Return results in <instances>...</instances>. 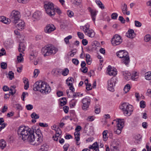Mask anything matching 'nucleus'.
Returning <instances> with one entry per match:
<instances>
[{"label": "nucleus", "mask_w": 151, "mask_h": 151, "mask_svg": "<svg viewBox=\"0 0 151 151\" xmlns=\"http://www.w3.org/2000/svg\"><path fill=\"white\" fill-rule=\"evenodd\" d=\"M33 130L28 127H20L17 133L19 138L24 141H28L31 144L35 146L40 145L42 141L43 136L40 130L36 131V138L34 134Z\"/></svg>", "instance_id": "f257e3e1"}, {"label": "nucleus", "mask_w": 151, "mask_h": 151, "mask_svg": "<svg viewBox=\"0 0 151 151\" xmlns=\"http://www.w3.org/2000/svg\"><path fill=\"white\" fill-rule=\"evenodd\" d=\"M33 89L35 91H39L43 94L49 93L51 91V88L47 83L42 81H37L33 86Z\"/></svg>", "instance_id": "f03ea898"}, {"label": "nucleus", "mask_w": 151, "mask_h": 151, "mask_svg": "<svg viewBox=\"0 0 151 151\" xmlns=\"http://www.w3.org/2000/svg\"><path fill=\"white\" fill-rule=\"evenodd\" d=\"M58 49L51 44H48L43 47L41 52L44 56L54 55L58 51Z\"/></svg>", "instance_id": "7ed1b4c3"}, {"label": "nucleus", "mask_w": 151, "mask_h": 151, "mask_svg": "<svg viewBox=\"0 0 151 151\" xmlns=\"http://www.w3.org/2000/svg\"><path fill=\"white\" fill-rule=\"evenodd\" d=\"M116 55L119 58L122 59V63L127 66L129 65L130 62V59L128 53L126 50H120L116 53Z\"/></svg>", "instance_id": "20e7f679"}, {"label": "nucleus", "mask_w": 151, "mask_h": 151, "mask_svg": "<svg viewBox=\"0 0 151 151\" xmlns=\"http://www.w3.org/2000/svg\"><path fill=\"white\" fill-rule=\"evenodd\" d=\"M55 6L52 2H48L44 5L46 13L50 17H54L55 15Z\"/></svg>", "instance_id": "39448f33"}, {"label": "nucleus", "mask_w": 151, "mask_h": 151, "mask_svg": "<svg viewBox=\"0 0 151 151\" xmlns=\"http://www.w3.org/2000/svg\"><path fill=\"white\" fill-rule=\"evenodd\" d=\"M20 12L18 11L14 10L11 13L9 17L13 23L16 24L20 19Z\"/></svg>", "instance_id": "423d86ee"}, {"label": "nucleus", "mask_w": 151, "mask_h": 151, "mask_svg": "<svg viewBox=\"0 0 151 151\" xmlns=\"http://www.w3.org/2000/svg\"><path fill=\"white\" fill-rule=\"evenodd\" d=\"M120 108L124 112V114L125 116L129 115V112L130 114V113L133 111V106L126 103H123L121 106Z\"/></svg>", "instance_id": "0eeeda50"}, {"label": "nucleus", "mask_w": 151, "mask_h": 151, "mask_svg": "<svg viewBox=\"0 0 151 151\" xmlns=\"http://www.w3.org/2000/svg\"><path fill=\"white\" fill-rule=\"evenodd\" d=\"M117 123V129H114V132L115 133L119 134H120L122 132L124 125V122L123 119H117V120H114Z\"/></svg>", "instance_id": "6e6552de"}, {"label": "nucleus", "mask_w": 151, "mask_h": 151, "mask_svg": "<svg viewBox=\"0 0 151 151\" xmlns=\"http://www.w3.org/2000/svg\"><path fill=\"white\" fill-rule=\"evenodd\" d=\"M111 41L112 45L116 46L120 45L122 42V40L120 36L116 34L113 37Z\"/></svg>", "instance_id": "1a4fd4ad"}, {"label": "nucleus", "mask_w": 151, "mask_h": 151, "mask_svg": "<svg viewBox=\"0 0 151 151\" xmlns=\"http://www.w3.org/2000/svg\"><path fill=\"white\" fill-rule=\"evenodd\" d=\"M116 83L115 78H112L108 81V89L110 91L114 92V87Z\"/></svg>", "instance_id": "9d476101"}, {"label": "nucleus", "mask_w": 151, "mask_h": 151, "mask_svg": "<svg viewBox=\"0 0 151 151\" xmlns=\"http://www.w3.org/2000/svg\"><path fill=\"white\" fill-rule=\"evenodd\" d=\"M55 29L56 28L53 25L49 24L45 28L44 30L46 33H50L54 31Z\"/></svg>", "instance_id": "9b49d317"}, {"label": "nucleus", "mask_w": 151, "mask_h": 151, "mask_svg": "<svg viewBox=\"0 0 151 151\" xmlns=\"http://www.w3.org/2000/svg\"><path fill=\"white\" fill-rule=\"evenodd\" d=\"M88 9L91 14L92 19L93 21L95 22L97 11L95 9H92L90 7H88Z\"/></svg>", "instance_id": "f8f14e48"}, {"label": "nucleus", "mask_w": 151, "mask_h": 151, "mask_svg": "<svg viewBox=\"0 0 151 151\" xmlns=\"http://www.w3.org/2000/svg\"><path fill=\"white\" fill-rule=\"evenodd\" d=\"M107 70L108 72V74L110 76H115L117 74L116 69L112 68L110 65L108 66Z\"/></svg>", "instance_id": "ddd939ff"}, {"label": "nucleus", "mask_w": 151, "mask_h": 151, "mask_svg": "<svg viewBox=\"0 0 151 151\" xmlns=\"http://www.w3.org/2000/svg\"><path fill=\"white\" fill-rule=\"evenodd\" d=\"M135 35L134 31L132 29H129L126 34V36L131 39L134 38Z\"/></svg>", "instance_id": "4468645a"}, {"label": "nucleus", "mask_w": 151, "mask_h": 151, "mask_svg": "<svg viewBox=\"0 0 151 151\" xmlns=\"http://www.w3.org/2000/svg\"><path fill=\"white\" fill-rule=\"evenodd\" d=\"M41 13L39 11H36L33 14L32 18V19H34V21H35L36 20H39L41 17Z\"/></svg>", "instance_id": "2eb2a0df"}, {"label": "nucleus", "mask_w": 151, "mask_h": 151, "mask_svg": "<svg viewBox=\"0 0 151 151\" xmlns=\"http://www.w3.org/2000/svg\"><path fill=\"white\" fill-rule=\"evenodd\" d=\"M85 34L89 37H93L95 35V33L94 31L91 29H89L84 32Z\"/></svg>", "instance_id": "dca6fc26"}, {"label": "nucleus", "mask_w": 151, "mask_h": 151, "mask_svg": "<svg viewBox=\"0 0 151 151\" xmlns=\"http://www.w3.org/2000/svg\"><path fill=\"white\" fill-rule=\"evenodd\" d=\"M119 145V144L118 143H117L116 144V142L114 141L110 149L111 151H119L118 147Z\"/></svg>", "instance_id": "f3484780"}, {"label": "nucleus", "mask_w": 151, "mask_h": 151, "mask_svg": "<svg viewBox=\"0 0 151 151\" xmlns=\"http://www.w3.org/2000/svg\"><path fill=\"white\" fill-rule=\"evenodd\" d=\"M19 22V23L17 24V27L19 30H22L24 29L25 26L24 22L22 20H20L18 21Z\"/></svg>", "instance_id": "a211bd4d"}, {"label": "nucleus", "mask_w": 151, "mask_h": 151, "mask_svg": "<svg viewBox=\"0 0 151 151\" xmlns=\"http://www.w3.org/2000/svg\"><path fill=\"white\" fill-rule=\"evenodd\" d=\"M25 47L24 44L22 42H20L18 48L19 51L20 52L23 53V52L25 51Z\"/></svg>", "instance_id": "6ab92c4d"}, {"label": "nucleus", "mask_w": 151, "mask_h": 151, "mask_svg": "<svg viewBox=\"0 0 151 151\" xmlns=\"http://www.w3.org/2000/svg\"><path fill=\"white\" fill-rule=\"evenodd\" d=\"M89 148L90 149L93 150H95V151H99V145L96 142H94L92 145H90Z\"/></svg>", "instance_id": "aec40b11"}, {"label": "nucleus", "mask_w": 151, "mask_h": 151, "mask_svg": "<svg viewBox=\"0 0 151 151\" xmlns=\"http://www.w3.org/2000/svg\"><path fill=\"white\" fill-rule=\"evenodd\" d=\"M81 102L82 104H90L91 102V99L88 97H86L82 99Z\"/></svg>", "instance_id": "412c9836"}, {"label": "nucleus", "mask_w": 151, "mask_h": 151, "mask_svg": "<svg viewBox=\"0 0 151 151\" xmlns=\"http://www.w3.org/2000/svg\"><path fill=\"white\" fill-rule=\"evenodd\" d=\"M132 75L131 76V78L133 80L136 81L138 77L139 73L137 72H133L132 73Z\"/></svg>", "instance_id": "4be33fe9"}, {"label": "nucleus", "mask_w": 151, "mask_h": 151, "mask_svg": "<svg viewBox=\"0 0 151 151\" xmlns=\"http://www.w3.org/2000/svg\"><path fill=\"white\" fill-rule=\"evenodd\" d=\"M6 145V143L5 141L3 139L0 140V149L3 150Z\"/></svg>", "instance_id": "5701e85b"}, {"label": "nucleus", "mask_w": 151, "mask_h": 151, "mask_svg": "<svg viewBox=\"0 0 151 151\" xmlns=\"http://www.w3.org/2000/svg\"><path fill=\"white\" fill-rule=\"evenodd\" d=\"M84 83L86 85V89L88 91L91 90L92 89V88L91 87V85L90 83H88V79H86L84 81Z\"/></svg>", "instance_id": "b1692460"}, {"label": "nucleus", "mask_w": 151, "mask_h": 151, "mask_svg": "<svg viewBox=\"0 0 151 151\" xmlns=\"http://www.w3.org/2000/svg\"><path fill=\"white\" fill-rule=\"evenodd\" d=\"M49 146L46 144L42 145L40 148L39 149V151H47V150Z\"/></svg>", "instance_id": "393cba45"}, {"label": "nucleus", "mask_w": 151, "mask_h": 151, "mask_svg": "<svg viewBox=\"0 0 151 151\" xmlns=\"http://www.w3.org/2000/svg\"><path fill=\"white\" fill-rule=\"evenodd\" d=\"M24 83V88L26 90L28 89L29 87V82L28 79L25 78L23 79Z\"/></svg>", "instance_id": "a878e982"}, {"label": "nucleus", "mask_w": 151, "mask_h": 151, "mask_svg": "<svg viewBox=\"0 0 151 151\" xmlns=\"http://www.w3.org/2000/svg\"><path fill=\"white\" fill-rule=\"evenodd\" d=\"M86 63L88 65H91V58L90 55L88 54H86Z\"/></svg>", "instance_id": "bb28decb"}, {"label": "nucleus", "mask_w": 151, "mask_h": 151, "mask_svg": "<svg viewBox=\"0 0 151 151\" xmlns=\"http://www.w3.org/2000/svg\"><path fill=\"white\" fill-rule=\"evenodd\" d=\"M108 131L107 130H105L103 132L102 134L103 136V140L104 141L107 140L108 137L107 135V133Z\"/></svg>", "instance_id": "cd10ccee"}, {"label": "nucleus", "mask_w": 151, "mask_h": 151, "mask_svg": "<svg viewBox=\"0 0 151 151\" xmlns=\"http://www.w3.org/2000/svg\"><path fill=\"white\" fill-rule=\"evenodd\" d=\"M122 12L124 14H125V13L126 11H127V4H124L121 7Z\"/></svg>", "instance_id": "c85d7f7f"}, {"label": "nucleus", "mask_w": 151, "mask_h": 151, "mask_svg": "<svg viewBox=\"0 0 151 151\" xmlns=\"http://www.w3.org/2000/svg\"><path fill=\"white\" fill-rule=\"evenodd\" d=\"M80 29H82L83 30V32H84L85 31H86V30L89 29V24H85L84 26H80Z\"/></svg>", "instance_id": "c756f323"}, {"label": "nucleus", "mask_w": 151, "mask_h": 151, "mask_svg": "<svg viewBox=\"0 0 151 151\" xmlns=\"http://www.w3.org/2000/svg\"><path fill=\"white\" fill-rule=\"evenodd\" d=\"M67 100L65 97H63L61 98L60 101V105L63 106L66 104Z\"/></svg>", "instance_id": "7c9ffc66"}, {"label": "nucleus", "mask_w": 151, "mask_h": 151, "mask_svg": "<svg viewBox=\"0 0 151 151\" xmlns=\"http://www.w3.org/2000/svg\"><path fill=\"white\" fill-rule=\"evenodd\" d=\"M77 102V100L74 99H73L70 102V107H73L76 105Z\"/></svg>", "instance_id": "2f4dec72"}, {"label": "nucleus", "mask_w": 151, "mask_h": 151, "mask_svg": "<svg viewBox=\"0 0 151 151\" xmlns=\"http://www.w3.org/2000/svg\"><path fill=\"white\" fill-rule=\"evenodd\" d=\"M10 91L9 92V93L6 94L5 96H5V97H7V98H9V96H10V94H11L12 95H14V94L15 93V91H14L11 88L9 90Z\"/></svg>", "instance_id": "473e14b6"}, {"label": "nucleus", "mask_w": 151, "mask_h": 151, "mask_svg": "<svg viewBox=\"0 0 151 151\" xmlns=\"http://www.w3.org/2000/svg\"><path fill=\"white\" fill-rule=\"evenodd\" d=\"M131 88L130 85L129 84L126 85L124 88V90L125 93L128 92Z\"/></svg>", "instance_id": "72a5a7b5"}, {"label": "nucleus", "mask_w": 151, "mask_h": 151, "mask_svg": "<svg viewBox=\"0 0 151 151\" xmlns=\"http://www.w3.org/2000/svg\"><path fill=\"white\" fill-rule=\"evenodd\" d=\"M145 77L146 80H150L151 79V72H147L145 73Z\"/></svg>", "instance_id": "f704fd0d"}, {"label": "nucleus", "mask_w": 151, "mask_h": 151, "mask_svg": "<svg viewBox=\"0 0 151 151\" xmlns=\"http://www.w3.org/2000/svg\"><path fill=\"white\" fill-rule=\"evenodd\" d=\"M82 104L83 105L82 106V109L85 111L87 110L89 107L90 104Z\"/></svg>", "instance_id": "c9c22d12"}, {"label": "nucleus", "mask_w": 151, "mask_h": 151, "mask_svg": "<svg viewBox=\"0 0 151 151\" xmlns=\"http://www.w3.org/2000/svg\"><path fill=\"white\" fill-rule=\"evenodd\" d=\"M72 38V36L71 35H69L67 37H66L64 39V41L66 44H68L69 43V40Z\"/></svg>", "instance_id": "e433bc0d"}, {"label": "nucleus", "mask_w": 151, "mask_h": 151, "mask_svg": "<svg viewBox=\"0 0 151 151\" xmlns=\"http://www.w3.org/2000/svg\"><path fill=\"white\" fill-rule=\"evenodd\" d=\"M31 116L32 119H38L39 118V115L37 114L35 112L32 113Z\"/></svg>", "instance_id": "4c0bfd02"}, {"label": "nucleus", "mask_w": 151, "mask_h": 151, "mask_svg": "<svg viewBox=\"0 0 151 151\" xmlns=\"http://www.w3.org/2000/svg\"><path fill=\"white\" fill-rule=\"evenodd\" d=\"M4 119L3 118H0V125H1V127H4V128L6 125V124L4 123Z\"/></svg>", "instance_id": "58836bf2"}, {"label": "nucleus", "mask_w": 151, "mask_h": 151, "mask_svg": "<svg viewBox=\"0 0 151 151\" xmlns=\"http://www.w3.org/2000/svg\"><path fill=\"white\" fill-rule=\"evenodd\" d=\"M69 72V70L67 68H65L64 70L62 71V75L64 76H65L67 75Z\"/></svg>", "instance_id": "ea45409f"}, {"label": "nucleus", "mask_w": 151, "mask_h": 151, "mask_svg": "<svg viewBox=\"0 0 151 151\" xmlns=\"http://www.w3.org/2000/svg\"><path fill=\"white\" fill-rule=\"evenodd\" d=\"M151 38V36L150 35L148 34L146 35L144 37V40L146 42H149Z\"/></svg>", "instance_id": "a19ab883"}, {"label": "nucleus", "mask_w": 151, "mask_h": 151, "mask_svg": "<svg viewBox=\"0 0 151 151\" xmlns=\"http://www.w3.org/2000/svg\"><path fill=\"white\" fill-rule=\"evenodd\" d=\"M8 76L10 80H12L13 78H14V73L12 71H10L9 72Z\"/></svg>", "instance_id": "79ce46f5"}, {"label": "nucleus", "mask_w": 151, "mask_h": 151, "mask_svg": "<svg viewBox=\"0 0 151 151\" xmlns=\"http://www.w3.org/2000/svg\"><path fill=\"white\" fill-rule=\"evenodd\" d=\"M77 34L78 37L80 39H82L84 38V35L83 33L80 32H78Z\"/></svg>", "instance_id": "37998d69"}, {"label": "nucleus", "mask_w": 151, "mask_h": 151, "mask_svg": "<svg viewBox=\"0 0 151 151\" xmlns=\"http://www.w3.org/2000/svg\"><path fill=\"white\" fill-rule=\"evenodd\" d=\"M7 64L4 62H2L1 63V68L4 69H6L7 68Z\"/></svg>", "instance_id": "c03bdc74"}, {"label": "nucleus", "mask_w": 151, "mask_h": 151, "mask_svg": "<svg viewBox=\"0 0 151 151\" xmlns=\"http://www.w3.org/2000/svg\"><path fill=\"white\" fill-rule=\"evenodd\" d=\"M140 106L141 108H144L145 106V102L143 101H141L139 103Z\"/></svg>", "instance_id": "a18cd8bd"}, {"label": "nucleus", "mask_w": 151, "mask_h": 151, "mask_svg": "<svg viewBox=\"0 0 151 151\" xmlns=\"http://www.w3.org/2000/svg\"><path fill=\"white\" fill-rule=\"evenodd\" d=\"M67 14L69 17H71L73 16L74 13L73 12L71 11L68 10L67 12Z\"/></svg>", "instance_id": "49530a36"}, {"label": "nucleus", "mask_w": 151, "mask_h": 151, "mask_svg": "<svg viewBox=\"0 0 151 151\" xmlns=\"http://www.w3.org/2000/svg\"><path fill=\"white\" fill-rule=\"evenodd\" d=\"M135 25L137 27H140L142 25V24L138 21L135 20L134 21Z\"/></svg>", "instance_id": "de8ad7c7"}, {"label": "nucleus", "mask_w": 151, "mask_h": 151, "mask_svg": "<svg viewBox=\"0 0 151 151\" xmlns=\"http://www.w3.org/2000/svg\"><path fill=\"white\" fill-rule=\"evenodd\" d=\"M119 20L123 24L125 23V20L122 16H120L119 17Z\"/></svg>", "instance_id": "09e8293b"}, {"label": "nucleus", "mask_w": 151, "mask_h": 151, "mask_svg": "<svg viewBox=\"0 0 151 151\" xmlns=\"http://www.w3.org/2000/svg\"><path fill=\"white\" fill-rule=\"evenodd\" d=\"M118 16V14L116 13H113L111 15V18L112 19H116Z\"/></svg>", "instance_id": "8fccbe9b"}, {"label": "nucleus", "mask_w": 151, "mask_h": 151, "mask_svg": "<svg viewBox=\"0 0 151 151\" xmlns=\"http://www.w3.org/2000/svg\"><path fill=\"white\" fill-rule=\"evenodd\" d=\"M55 11L58 14H60L61 13V12L60 9L56 6H55Z\"/></svg>", "instance_id": "3c124183"}, {"label": "nucleus", "mask_w": 151, "mask_h": 151, "mask_svg": "<svg viewBox=\"0 0 151 151\" xmlns=\"http://www.w3.org/2000/svg\"><path fill=\"white\" fill-rule=\"evenodd\" d=\"M72 61L73 63L76 65H78L79 63L78 60L76 58L73 59Z\"/></svg>", "instance_id": "603ef678"}, {"label": "nucleus", "mask_w": 151, "mask_h": 151, "mask_svg": "<svg viewBox=\"0 0 151 151\" xmlns=\"http://www.w3.org/2000/svg\"><path fill=\"white\" fill-rule=\"evenodd\" d=\"M40 71L39 70L35 69L34 72V76L35 77H37Z\"/></svg>", "instance_id": "864d4df0"}, {"label": "nucleus", "mask_w": 151, "mask_h": 151, "mask_svg": "<svg viewBox=\"0 0 151 151\" xmlns=\"http://www.w3.org/2000/svg\"><path fill=\"white\" fill-rule=\"evenodd\" d=\"M26 107L27 110H30L32 109L33 107L32 105L31 104H28L26 106Z\"/></svg>", "instance_id": "5fc2aeb1"}, {"label": "nucleus", "mask_w": 151, "mask_h": 151, "mask_svg": "<svg viewBox=\"0 0 151 151\" xmlns=\"http://www.w3.org/2000/svg\"><path fill=\"white\" fill-rule=\"evenodd\" d=\"M26 95H28V93L27 92H23L22 93V95L21 98L22 100L23 101H24V98H25V96Z\"/></svg>", "instance_id": "6e6d98bb"}, {"label": "nucleus", "mask_w": 151, "mask_h": 151, "mask_svg": "<svg viewBox=\"0 0 151 151\" xmlns=\"http://www.w3.org/2000/svg\"><path fill=\"white\" fill-rule=\"evenodd\" d=\"M88 75L91 77V76H94L95 75L94 71L93 70H91L88 73Z\"/></svg>", "instance_id": "4d7b16f0"}, {"label": "nucleus", "mask_w": 151, "mask_h": 151, "mask_svg": "<svg viewBox=\"0 0 151 151\" xmlns=\"http://www.w3.org/2000/svg\"><path fill=\"white\" fill-rule=\"evenodd\" d=\"M63 110L65 113H67L68 112L69 107L68 106H65L63 107Z\"/></svg>", "instance_id": "13d9d810"}, {"label": "nucleus", "mask_w": 151, "mask_h": 151, "mask_svg": "<svg viewBox=\"0 0 151 151\" xmlns=\"http://www.w3.org/2000/svg\"><path fill=\"white\" fill-rule=\"evenodd\" d=\"M10 22V19L6 17V19H4V22L3 23L8 24H9Z\"/></svg>", "instance_id": "bf43d9fd"}, {"label": "nucleus", "mask_w": 151, "mask_h": 151, "mask_svg": "<svg viewBox=\"0 0 151 151\" xmlns=\"http://www.w3.org/2000/svg\"><path fill=\"white\" fill-rule=\"evenodd\" d=\"M123 75L125 76H131V73L128 72V71H123Z\"/></svg>", "instance_id": "052dcab7"}, {"label": "nucleus", "mask_w": 151, "mask_h": 151, "mask_svg": "<svg viewBox=\"0 0 151 151\" xmlns=\"http://www.w3.org/2000/svg\"><path fill=\"white\" fill-rule=\"evenodd\" d=\"M39 125L41 127H47L48 126L47 124L43 123H39Z\"/></svg>", "instance_id": "680f3d73"}, {"label": "nucleus", "mask_w": 151, "mask_h": 151, "mask_svg": "<svg viewBox=\"0 0 151 151\" xmlns=\"http://www.w3.org/2000/svg\"><path fill=\"white\" fill-rule=\"evenodd\" d=\"M17 60L19 62L21 63L23 61V57L17 56Z\"/></svg>", "instance_id": "e2e57ef3"}, {"label": "nucleus", "mask_w": 151, "mask_h": 151, "mask_svg": "<svg viewBox=\"0 0 151 151\" xmlns=\"http://www.w3.org/2000/svg\"><path fill=\"white\" fill-rule=\"evenodd\" d=\"M82 42V44L84 46L86 45L88 43V41L86 39H83Z\"/></svg>", "instance_id": "0e129e2a"}, {"label": "nucleus", "mask_w": 151, "mask_h": 151, "mask_svg": "<svg viewBox=\"0 0 151 151\" xmlns=\"http://www.w3.org/2000/svg\"><path fill=\"white\" fill-rule=\"evenodd\" d=\"M7 109L8 107L7 106H4L2 109L1 112L2 113H4L7 111Z\"/></svg>", "instance_id": "69168bd1"}, {"label": "nucleus", "mask_w": 151, "mask_h": 151, "mask_svg": "<svg viewBox=\"0 0 151 151\" xmlns=\"http://www.w3.org/2000/svg\"><path fill=\"white\" fill-rule=\"evenodd\" d=\"M81 129V127L80 126H77L75 129V131L76 132H79L80 130Z\"/></svg>", "instance_id": "338daca9"}, {"label": "nucleus", "mask_w": 151, "mask_h": 151, "mask_svg": "<svg viewBox=\"0 0 151 151\" xmlns=\"http://www.w3.org/2000/svg\"><path fill=\"white\" fill-rule=\"evenodd\" d=\"M146 94L147 95L151 97V89H147Z\"/></svg>", "instance_id": "774afa93"}]
</instances>
